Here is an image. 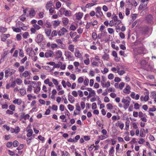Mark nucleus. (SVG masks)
<instances>
[{
    "mask_svg": "<svg viewBox=\"0 0 156 156\" xmlns=\"http://www.w3.org/2000/svg\"><path fill=\"white\" fill-rule=\"evenodd\" d=\"M131 99L129 97H127L125 98H123L122 100V102L124 104V108L126 109L129 107Z\"/></svg>",
    "mask_w": 156,
    "mask_h": 156,
    "instance_id": "f257e3e1",
    "label": "nucleus"
},
{
    "mask_svg": "<svg viewBox=\"0 0 156 156\" xmlns=\"http://www.w3.org/2000/svg\"><path fill=\"white\" fill-rule=\"evenodd\" d=\"M134 51L138 54H145L147 52L146 50L143 47H137L135 49Z\"/></svg>",
    "mask_w": 156,
    "mask_h": 156,
    "instance_id": "f03ea898",
    "label": "nucleus"
},
{
    "mask_svg": "<svg viewBox=\"0 0 156 156\" xmlns=\"http://www.w3.org/2000/svg\"><path fill=\"white\" fill-rule=\"evenodd\" d=\"M65 55L69 61H73L74 57L72 53L69 51H66Z\"/></svg>",
    "mask_w": 156,
    "mask_h": 156,
    "instance_id": "7ed1b4c3",
    "label": "nucleus"
},
{
    "mask_svg": "<svg viewBox=\"0 0 156 156\" xmlns=\"http://www.w3.org/2000/svg\"><path fill=\"white\" fill-rule=\"evenodd\" d=\"M43 36L41 34H38L35 39L36 41L38 43H41L43 40Z\"/></svg>",
    "mask_w": 156,
    "mask_h": 156,
    "instance_id": "20e7f679",
    "label": "nucleus"
},
{
    "mask_svg": "<svg viewBox=\"0 0 156 156\" xmlns=\"http://www.w3.org/2000/svg\"><path fill=\"white\" fill-rule=\"evenodd\" d=\"M96 12V16L98 17H101L103 15V13L101 11V8L100 7H98Z\"/></svg>",
    "mask_w": 156,
    "mask_h": 156,
    "instance_id": "39448f33",
    "label": "nucleus"
},
{
    "mask_svg": "<svg viewBox=\"0 0 156 156\" xmlns=\"http://www.w3.org/2000/svg\"><path fill=\"white\" fill-rule=\"evenodd\" d=\"M54 53L51 50H48L45 53L44 56L46 58L53 57Z\"/></svg>",
    "mask_w": 156,
    "mask_h": 156,
    "instance_id": "423d86ee",
    "label": "nucleus"
},
{
    "mask_svg": "<svg viewBox=\"0 0 156 156\" xmlns=\"http://www.w3.org/2000/svg\"><path fill=\"white\" fill-rule=\"evenodd\" d=\"M56 42L59 46V47L61 48H64L65 45L63 43L62 41L60 39H57L56 40Z\"/></svg>",
    "mask_w": 156,
    "mask_h": 156,
    "instance_id": "0eeeda50",
    "label": "nucleus"
},
{
    "mask_svg": "<svg viewBox=\"0 0 156 156\" xmlns=\"http://www.w3.org/2000/svg\"><path fill=\"white\" fill-rule=\"evenodd\" d=\"M67 30L64 27L62 28L58 32V35L59 36L63 35L65 33L67 32Z\"/></svg>",
    "mask_w": 156,
    "mask_h": 156,
    "instance_id": "6e6552de",
    "label": "nucleus"
},
{
    "mask_svg": "<svg viewBox=\"0 0 156 156\" xmlns=\"http://www.w3.org/2000/svg\"><path fill=\"white\" fill-rule=\"evenodd\" d=\"M146 21L149 23H153V17L152 15H149L146 17Z\"/></svg>",
    "mask_w": 156,
    "mask_h": 156,
    "instance_id": "1a4fd4ad",
    "label": "nucleus"
},
{
    "mask_svg": "<svg viewBox=\"0 0 156 156\" xmlns=\"http://www.w3.org/2000/svg\"><path fill=\"white\" fill-rule=\"evenodd\" d=\"M83 15V13L82 12H79L78 13H76L75 14L76 19L78 20L81 19L82 18Z\"/></svg>",
    "mask_w": 156,
    "mask_h": 156,
    "instance_id": "9d476101",
    "label": "nucleus"
},
{
    "mask_svg": "<svg viewBox=\"0 0 156 156\" xmlns=\"http://www.w3.org/2000/svg\"><path fill=\"white\" fill-rule=\"evenodd\" d=\"M130 87L129 86L127 85L126 86L125 88L123 90V92L125 94H129L130 92Z\"/></svg>",
    "mask_w": 156,
    "mask_h": 156,
    "instance_id": "9b49d317",
    "label": "nucleus"
},
{
    "mask_svg": "<svg viewBox=\"0 0 156 156\" xmlns=\"http://www.w3.org/2000/svg\"><path fill=\"white\" fill-rule=\"evenodd\" d=\"M115 126H119L121 130H122L124 127V124L118 121V122L115 123Z\"/></svg>",
    "mask_w": 156,
    "mask_h": 156,
    "instance_id": "f8f14e48",
    "label": "nucleus"
},
{
    "mask_svg": "<svg viewBox=\"0 0 156 156\" xmlns=\"http://www.w3.org/2000/svg\"><path fill=\"white\" fill-rule=\"evenodd\" d=\"M75 55L76 57L79 58H80L82 56L81 54L80 53L79 50L77 49H75Z\"/></svg>",
    "mask_w": 156,
    "mask_h": 156,
    "instance_id": "ddd939ff",
    "label": "nucleus"
},
{
    "mask_svg": "<svg viewBox=\"0 0 156 156\" xmlns=\"http://www.w3.org/2000/svg\"><path fill=\"white\" fill-rule=\"evenodd\" d=\"M63 14L66 16H71V13L70 11L65 10L63 11Z\"/></svg>",
    "mask_w": 156,
    "mask_h": 156,
    "instance_id": "4468645a",
    "label": "nucleus"
},
{
    "mask_svg": "<svg viewBox=\"0 0 156 156\" xmlns=\"http://www.w3.org/2000/svg\"><path fill=\"white\" fill-rule=\"evenodd\" d=\"M147 4V2H146L145 3H142L140 5L139 7V9L140 10H142L143 9L145 8L146 7Z\"/></svg>",
    "mask_w": 156,
    "mask_h": 156,
    "instance_id": "2eb2a0df",
    "label": "nucleus"
},
{
    "mask_svg": "<svg viewBox=\"0 0 156 156\" xmlns=\"http://www.w3.org/2000/svg\"><path fill=\"white\" fill-rule=\"evenodd\" d=\"M68 100L71 103H73L74 101V98L72 96L70 95L69 94L68 96Z\"/></svg>",
    "mask_w": 156,
    "mask_h": 156,
    "instance_id": "dca6fc26",
    "label": "nucleus"
},
{
    "mask_svg": "<svg viewBox=\"0 0 156 156\" xmlns=\"http://www.w3.org/2000/svg\"><path fill=\"white\" fill-rule=\"evenodd\" d=\"M12 29L13 31L16 33H19L21 31V30L20 28L16 27H12Z\"/></svg>",
    "mask_w": 156,
    "mask_h": 156,
    "instance_id": "f3484780",
    "label": "nucleus"
},
{
    "mask_svg": "<svg viewBox=\"0 0 156 156\" xmlns=\"http://www.w3.org/2000/svg\"><path fill=\"white\" fill-rule=\"evenodd\" d=\"M52 3L51 1L48 2L46 5V8L47 9H48L51 8L52 7Z\"/></svg>",
    "mask_w": 156,
    "mask_h": 156,
    "instance_id": "a211bd4d",
    "label": "nucleus"
},
{
    "mask_svg": "<svg viewBox=\"0 0 156 156\" xmlns=\"http://www.w3.org/2000/svg\"><path fill=\"white\" fill-rule=\"evenodd\" d=\"M22 101L21 99H16L14 100L13 102L15 104H17L18 105H20L22 103Z\"/></svg>",
    "mask_w": 156,
    "mask_h": 156,
    "instance_id": "6ab92c4d",
    "label": "nucleus"
},
{
    "mask_svg": "<svg viewBox=\"0 0 156 156\" xmlns=\"http://www.w3.org/2000/svg\"><path fill=\"white\" fill-rule=\"evenodd\" d=\"M60 21L59 20H55L54 21L53 26L54 28H55L60 24Z\"/></svg>",
    "mask_w": 156,
    "mask_h": 156,
    "instance_id": "aec40b11",
    "label": "nucleus"
},
{
    "mask_svg": "<svg viewBox=\"0 0 156 156\" xmlns=\"http://www.w3.org/2000/svg\"><path fill=\"white\" fill-rule=\"evenodd\" d=\"M45 34L48 37H51L50 35L51 33V30L49 29H45Z\"/></svg>",
    "mask_w": 156,
    "mask_h": 156,
    "instance_id": "412c9836",
    "label": "nucleus"
},
{
    "mask_svg": "<svg viewBox=\"0 0 156 156\" xmlns=\"http://www.w3.org/2000/svg\"><path fill=\"white\" fill-rule=\"evenodd\" d=\"M58 34V32L56 30L53 31L51 34V37H49V38L51 39L52 37L56 36Z\"/></svg>",
    "mask_w": 156,
    "mask_h": 156,
    "instance_id": "4be33fe9",
    "label": "nucleus"
},
{
    "mask_svg": "<svg viewBox=\"0 0 156 156\" xmlns=\"http://www.w3.org/2000/svg\"><path fill=\"white\" fill-rule=\"evenodd\" d=\"M35 15V11L33 9H31L29 13V15L31 17H34Z\"/></svg>",
    "mask_w": 156,
    "mask_h": 156,
    "instance_id": "5701e85b",
    "label": "nucleus"
},
{
    "mask_svg": "<svg viewBox=\"0 0 156 156\" xmlns=\"http://www.w3.org/2000/svg\"><path fill=\"white\" fill-rule=\"evenodd\" d=\"M28 132L27 136L28 137H30L31 136L33 133V131L31 129H29L27 131Z\"/></svg>",
    "mask_w": 156,
    "mask_h": 156,
    "instance_id": "b1692460",
    "label": "nucleus"
},
{
    "mask_svg": "<svg viewBox=\"0 0 156 156\" xmlns=\"http://www.w3.org/2000/svg\"><path fill=\"white\" fill-rule=\"evenodd\" d=\"M74 46L73 44H70L68 47V49L72 52H73L74 51Z\"/></svg>",
    "mask_w": 156,
    "mask_h": 156,
    "instance_id": "393cba45",
    "label": "nucleus"
},
{
    "mask_svg": "<svg viewBox=\"0 0 156 156\" xmlns=\"http://www.w3.org/2000/svg\"><path fill=\"white\" fill-rule=\"evenodd\" d=\"M30 74V73L29 72L27 71H26L22 74V76L25 78H26L28 77Z\"/></svg>",
    "mask_w": 156,
    "mask_h": 156,
    "instance_id": "a878e982",
    "label": "nucleus"
},
{
    "mask_svg": "<svg viewBox=\"0 0 156 156\" xmlns=\"http://www.w3.org/2000/svg\"><path fill=\"white\" fill-rule=\"evenodd\" d=\"M10 69L9 68H6L5 71V77H7L9 75V73H10Z\"/></svg>",
    "mask_w": 156,
    "mask_h": 156,
    "instance_id": "bb28decb",
    "label": "nucleus"
},
{
    "mask_svg": "<svg viewBox=\"0 0 156 156\" xmlns=\"http://www.w3.org/2000/svg\"><path fill=\"white\" fill-rule=\"evenodd\" d=\"M44 26L47 28L50 27L51 26V25L50 22H49L47 20H46L44 23Z\"/></svg>",
    "mask_w": 156,
    "mask_h": 156,
    "instance_id": "cd10ccee",
    "label": "nucleus"
},
{
    "mask_svg": "<svg viewBox=\"0 0 156 156\" xmlns=\"http://www.w3.org/2000/svg\"><path fill=\"white\" fill-rule=\"evenodd\" d=\"M69 22V20L67 18H64L62 19V22L65 25H67Z\"/></svg>",
    "mask_w": 156,
    "mask_h": 156,
    "instance_id": "c85d7f7f",
    "label": "nucleus"
},
{
    "mask_svg": "<svg viewBox=\"0 0 156 156\" xmlns=\"http://www.w3.org/2000/svg\"><path fill=\"white\" fill-rule=\"evenodd\" d=\"M24 25L23 23L20 21H18L16 24V27H17L21 28L22 25Z\"/></svg>",
    "mask_w": 156,
    "mask_h": 156,
    "instance_id": "c756f323",
    "label": "nucleus"
},
{
    "mask_svg": "<svg viewBox=\"0 0 156 156\" xmlns=\"http://www.w3.org/2000/svg\"><path fill=\"white\" fill-rule=\"evenodd\" d=\"M96 4V3L95 2L88 3L86 5V7L87 8H89L90 7L93 6Z\"/></svg>",
    "mask_w": 156,
    "mask_h": 156,
    "instance_id": "7c9ffc66",
    "label": "nucleus"
},
{
    "mask_svg": "<svg viewBox=\"0 0 156 156\" xmlns=\"http://www.w3.org/2000/svg\"><path fill=\"white\" fill-rule=\"evenodd\" d=\"M56 54L57 58H59L61 57L62 55V53L61 51L58 50Z\"/></svg>",
    "mask_w": 156,
    "mask_h": 156,
    "instance_id": "2f4dec72",
    "label": "nucleus"
},
{
    "mask_svg": "<svg viewBox=\"0 0 156 156\" xmlns=\"http://www.w3.org/2000/svg\"><path fill=\"white\" fill-rule=\"evenodd\" d=\"M108 137V135H101L98 136L99 139L101 140H103L107 138Z\"/></svg>",
    "mask_w": 156,
    "mask_h": 156,
    "instance_id": "473e14b6",
    "label": "nucleus"
},
{
    "mask_svg": "<svg viewBox=\"0 0 156 156\" xmlns=\"http://www.w3.org/2000/svg\"><path fill=\"white\" fill-rule=\"evenodd\" d=\"M7 30V28L4 27H0V32L5 33Z\"/></svg>",
    "mask_w": 156,
    "mask_h": 156,
    "instance_id": "72a5a7b5",
    "label": "nucleus"
},
{
    "mask_svg": "<svg viewBox=\"0 0 156 156\" xmlns=\"http://www.w3.org/2000/svg\"><path fill=\"white\" fill-rule=\"evenodd\" d=\"M33 27L36 30H38L41 28V27H40L38 25L36 24H33Z\"/></svg>",
    "mask_w": 156,
    "mask_h": 156,
    "instance_id": "f704fd0d",
    "label": "nucleus"
},
{
    "mask_svg": "<svg viewBox=\"0 0 156 156\" xmlns=\"http://www.w3.org/2000/svg\"><path fill=\"white\" fill-rule=\"evenodd\" d=\"M109 58V56L108 55L105 54L103 56L102 58L104 60H108Z\"/></svg>",
    "mask_w": 156,
    "mask_h": 156,
    "instance_id": "c9c22d12",
    "label": "nucleus"
},
{
    "mask_svg": "<svg viewBox=\"0 0 156 156\" xmlns=\"http://www.w3.org/2000/svg\"><path fill=\"white\" fill-rule=\"evenodd\" d=\"M15 133L16 134L18 133L20 131V128L19 126H16L14 128Z\"/></svg>",
    "mask_w": 156,
    "mask_h": 156,
    "instance_id": "e433bc0d",
    "label": "nucleus"
},
{
    "mask_svg": "<svg viewBox=\"0 0 156 156\" xmlns=\"http://www.w3.org/2000/svg\"><path fill=\"white\" fill-rule=\"evenodd\" d=\"M29 36V34L28 32H25L23 34V38L24 39L27 38L28 36Z\"/></svg>",
    "mask_w": 156,
    "mask_h": 156,
    "instance_id": "4c0bfd02",
    "label": "nucleus"
},
{
    "mask_svg": "<svg viewBox=\"0 0 156 156\" xmlns=\"http://www.w3.org/2000/svg\"><path fill=\"white\" fill-rule=\"evenodd\" d=\"M129 121L128 120L126 121L125 123V129L127 130H128L129 129Z\"/></svg>",
    "mask_w": 156,
    "mask_h": 156,
    "instance_id": "58836bf2",
    "label": "nucleus"
},
{
    "mask_svg": "<svg viewBox=\"0 0 156 156\" xmlns=\"http://www.w3.org/2000/svg\"><path fill=\"white\" fill-rule=\"evenodd\" d=\"M156 97V92L153 91L152 92L151 94L150 97L152 98H154Z\"/></svg>",
    "mask_w": 156,
    "mask_h": 156,
    "instance_id": "ea45409f",
    "label": "nucleus"
},
{
    "mask_svg": "<svg viewBox=\"0 0 156 156\" xmlns=\"http://www.w3.org/2000/svg\"><path fill=\"white\" fill-rule=\"evenodd\" d=\"M26 90L25 89H21L20 90V93L22 95H24L26 94Z\"/></svg>",
    "mask_w": 156,
    "mask_h": 156,
    "instance_id": "a19ab883",
    "label": "nucleus"
},
{
    "mask_svg": "<svg viewBox=\"0 0 156 156\" xmlns=\"http://www.w3.org/2000/svg\"><path fill=\"white\" fill-rule=\"evenodd\" d=\"M105 91H108V92H115V90L114 88H113L112 87H109L108 89H107L105 90Z\"/></svg>",
    "mask_w": 156,
    "mask_h": 156,
    "instance_id": "79ce46f5",
    "label": "nucleus"
},
{
    "mask_svg": "<svg viewBox=\"0 0 156 156\" xmlns=\"http://www.w3.org/2000/svg\"><path fill=\"white\" fill-rule=\"evenodd\" d=\"M83 80H84V79H83V77L81 76V77H80L78 78L77 81H78V83H82L83 82Z\"/></svg>",
    "mask_w": 156,
    "mask_h": 156,
    "instance_id": "37998d69",
    "label": "nucleus"
},
{
    "mask_svg": "<svg viewBox=\"0 0 156 156\" xmlns=\"http://www.w3.org/2000/svg\"><path fill=\"white\" fill-rule=\"evenodd\" d=\"M107 108L108 109L112 110V109L113 106L112 104L108 103L107 105Z\"/></svg>",
    "mask_w": 156,
    "mask_h": 156,
    "instance_id": "c03bdc74",
    "label": "nucleus"
},
{
    "mask_svg": "<svg viewBox=\"0 0 156 156\" xmlns=\"http://www.w3.org/2000/svg\"><path fill=\"white\" fill-rule=\"evenodd\" d=\"M92 38L94 40H95L97 38V35L95 32H93L92 34Z\"/></svg>",
    "mask_w": 156,
    "mask_h": 156,
    "instance_id": "a18cd8bd",
    "label": "nucleus"
},
{
    "mask_svg": "<svg viewBox=\"0 0 156 156\" xmlns=\"http://www.w3.org/2000/svg\"><path fill=\"white\" fill-rule=\"evenodd\" d=\"M40 87L39 86H37V88L34 90V92L35 93H37L40 91Z\"/></svg>",
    "mask_w": 156,
    "mask_h": 156,
    "instance_id": "49530a36",
    "label": "nucleus"
},
{
    "mask_svg": "<svg viewBox=\"0 0 156 156\" xmlns=\"http://www.w3.org/2000/svg\"><path fill=\"white\" fill-rule=\"evenodd\" d=\"M76 110L78 111H80L81 108L80 107L79 104L78 103H76Z\"/></svg>",
    "mask_w": 156,
    "mask_h": 156,
    "instance_id": "de8ad7c7",
    "label": "nucleus"
},
{
    "mask_svg": "<svg viewBox=\"0 0 156 156\" xmlns=\"http://www.w3.org/2000/svg\"><path fill=\"white\" fill-rule=\"evenodd\" d=\"M125 85V83L124 82H121L119 85V87L120 90L122 89L123 87Z\"/></svg>",
    "mask_w": 156,
    "mask_h": 156,
    "instance_id": "09e8293b",
    "label": "nucleus"
},
{
    "mask_svg": "<svg viewBox=\"0 0 156 156\" xmlns=\"http://www.w3.org/2000/svg\"><path fill=\"white\" fill-rule=\"evenodd\" d=\"M16 82L18 85H20L21 84L22 81L21 79L19 78H17L16 79Z\"/></svg>",
    "mask_w": 156,
    "mask_h": 156,
    "instance_id": "8fccbe9b",
    "label": "nucleus"
},
{
    "mask_svg": "<svg viewBox=\"0 0 156 156\" xmlns=\"http://www.w3.org/2000/svg\"><path fill=\"white\" fill-rule=\"evenodd\" d=\"M95 94V91L92 90L89 93V95L88 97H91L92 96H94Z\"/></svg>",
    "mask_w": 156,
    "mask_h": 156,
    "instance_id": "3c124183",
    "label": "nucleus"
},
{
    "mask_svg": "<svg viewBox=\"0 0 156 156\" xmlns=\"http://www.w3.org/2000/svg\"><path fill=\"white\" fill-rule=\"evenodd\" d=\"M108 33L110 34H112L114 32V30L112 28H108Z\"/></svg>",
    "mask_w": 156,
    "mask_h": 156,
    "instance_id": "603ef678",
    "label": "nucleus"
},
{
    "mask_svg": "<svg viewBox=\"0 0 156 156\" xmlns=\"http://www.w3.org/2000/svg\"><path fill=\"white\" fill-rule=\"evenodd\" d=\"M89 80L88 79L86 78L84 81L83 84L85 86H87L88 85Z\"/></svg>",
    "mask_w": 156,
    "mask_h": 156,
    "instance_id": "864d4df0",
    "label": "nucleus"
},
{
    "mask_svg": "<svg viewBox=\"0 0 156 156\" xmlns=\"http://www.w3.org/2000/svg\"><path fill=\"white\" fill-rule=\"evenodd\" d=\"M68 109L70 111H73L74 109L73 106L70 104L68 105Z\"/></svg>",
    "mask_w": 156,
    "mask_h": 156,
    "instance_id": "5fc2aeb1",
    "label": "nucleus"
},
{
    "mask_svg": "<svg viewBox=\"0 0 156 156\" xmlns=\"http://www.w3.org/2000/svg\"><path fill=\"white\" fill-rule=\"evenodd\" d=\"M19 56L21 57H23L24 56V53L22 49H20L19 52Z\"/></svg>",
    "mask_w": 156,
    "mask_h": 156,
    "instance_id": "6e6d98bb",
    "label": "nucleus"
},
{
    "mask_svg": "<svg viewBox=\"0 0 156 156\" xmlns=\"http://www.w3.org/2000/svg\"><path fill=\"white\" fill-rule=\"evenodd\" d=\"M52 81L55 85L57 86L58 85V82L57 81V80H56V79L54 78H53L52 79Z\"/></svg>",
    "mask_w": 156,
    "mask_h": 156,
    "instance_id": "4d7b16f0",
    "label": "nucleus"
},
{
    "mask_svg": "<svg viewBox=\"0 0 156 156\" xmlns=\"http://www.w3.org/2000/svg\"><path fill=\"white\" fill-rule=\"evenodd\" d=\"M114 152V147H112L111 148L110 150L109 151V154L110 155L113 154Z\"/></svg>",
    "mask_w": 156,
    "mask_h": 156,
    "instance_id": "13d9d810",
    "label": "nucleus"
},
{
    "mask_svg": "<svg viewBox=\"0 0 156 156\" xmlns=\"http://www.w3.org/2000/svg\"><path fill=\"white\" fill-rule=\"evenodd\" d=\"M144 116H147L145 114H144L142 112H139L138 116L140 118H141Z\"/></svg>",
    "mask_w": 156,
    "mask_h": 156,
    "instance_id": "bf43d9fd",
    "label": "nucleus"
},
{
    "mask_svg": "<svg viewBox=\"0 0 156 156\" xmlns=\"http://www.w3.org/2000/svg\"><path fill=\"white\" fill-rule=\"evenodd\" d=\"M9 108L12 111H14L15 110V107L13 105H10L9 106Z\"/></svg>",
    "mask_w": 156,
    "mask_h": 156,
    "instance_id": "052dcab7",
    "label": "nucleus"
},
{
    "mask_svg": "<svg viewBox=\"0 0 156 156\" xmlns=\"http://www.w3.org/2000/svg\"><path fill=\"white\" fill-rule=\"evenodd\" d=\"M94 58L96 61H98V62L101 64L103 63L102 61L100 59L98 56H95Z\"/></svg>",
    "mask_w": 156,
    "mask_h": 156,
    "instance_id": "680f3d73",
    "label": "nucleus"
},
{
    "mask_svg": "<svg viewBox=\"0 0 156 156\" xmlns=\"http://www.w3.org/2000/svg\"><path fill=\"white\" fill-rule=\"evenodd\" d=\"M24 67L23 66H21L19 68V71L20 72H22L24 70Z\"/></svg>",
    "mask_w": 156,
    "mask_h": 156,
    "instance_id": "e2e57ef3",
    "label": "nucleus"
},
{
    "mask_svg": "<svg viewBox=\"0 0 156 156\" xmlns=\"http://www.w3.org/2000/svg\"><path fill=\"white\" fill-rule=\"evenodd\" d=\"M44 13L43 12H40L39 13V16L40 18L42 19L44 17Z\"/></svg>",
    "mask_w": 156,
    "mask_h": 156,
    "instance_id": "0e129e2a",
    "label": "nucleus"
},
{
    "mask_svg": "<svg viewBox=\"0 0 156 156\" xmlns=\"http://www.w3.org/2000/svg\"><path fill=\"white\" fill-rule=\"evenodd\" d=\"M19 144L17 140H15L13 142V146L14 147H16Z\"/></svg>",
    "mask_w": 156,
    "mask_h": 156,
    "instance_id": "69168bd1",
    "label": "nucleus"
},
{
    "mask_svg": "<svg viewBox=\"0 0 156 156\" xmlns=\"http://www.w3.org/2000/svg\"><path fill=\"white\" fill-rule=\"evenodd\" d=\"M148 27H145L144 28H143L142 29L143 33L144 34H146L147 33L148 31Z\"/></svg>",
    "mask_w": 156,
    "mask_h": 156,
    "instance_id": "338daca9",
    "label": "nucleus"
},
{
    "mask_svg": "<svg viewBox=\"0 0 156 156\" xmlns=\"http://www.w3.org/2000/svg\"><path fill=\"white\" fill-rule=\"evenodd\" d=\"M61 154L62 156H68L69 154V153L66 151L65 152L64 151H62Z\"/></svg>",
    "mask_w": 156,
    "mask_h": 156,
    "instance_id": "774afa93",
    "label": "nucleus"
}]
</instances>
